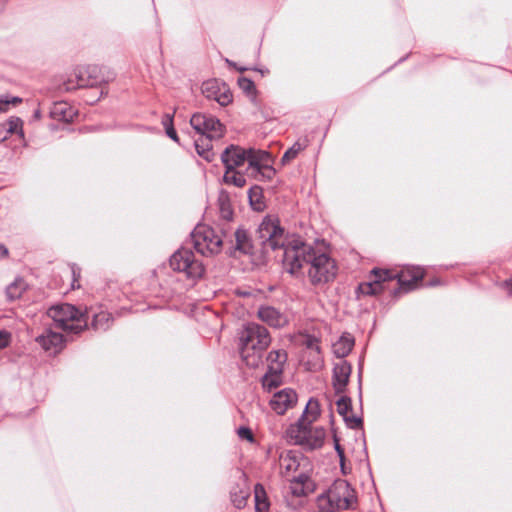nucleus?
I'll return each instance as SVG.
<instances>
[{"mask_svg":"<svg viewBox=\"0 0 512 512\" xmlns=\"http://www.w3.org/2000/svg\"><path fill=\"white\" fill-rule=\"evenodd\" d=\"M257 232L263 252L277 249L282 251L283 268L291 275H303V269L307 268L308 278L313 285L328 283L335 278V261L300 239L287 242L284 229L278 225L277 220L265 218Z\"/></svg>","mask_w":512,"mask_h":512,"instance_id":"f257e3e1","label":"nucleus"},{"mask_svg":"<svg viewBox=\"0 0 512 512\" xmlns=\"http://www.w3.org/2000/svg\"><path fill=\"white\" fill-rule=\"evenodd\" d=\"M239 351L246 366L256 368L262 362L263 352L271 343L268 330L257 323H247L239 337Z\"/></svg>","mask_w":512,"mask_h":512,"instance_id":"f03ea898","label":"nucleus"},{"mask_svg":"<svg viewBox=\"0 0 512 512\" xmlns=\"http://www.w3.org/2000/svg\"><path fill=\"white\" fill-rule=\"evenodd\" d=\"M371 274L374 280L359 284L358 292L363 295H378L383 291V282L398 278L399 289L409 292L422 280L424 269L419 266H406L399 274L392 275L388 270L373 269Z\"/></svg>","mask_w":512,"mask_h":512,"instance_id":"7ed1b4c3","label":"nucleus"},{"mask_svg":"<svg viewBox=\"0 0 512 512\" xmlns=\"http://www.w3.org/2000/svg\"><path fill=\"white\" fill-rule=\"evenodd\" d=\"M192 128L201 135V138L195 140L197 153L206 161L211 162L214 159L211 140L219 139L223 136L224 128L220 121L214 116L194 113L190 119Z\"/></svg>","mask_w":512,"mask_h":512,"instance_id":"20e7f679","label":"nucleus"},{"mask_svg":"<svg viewBox=\"0 0 512 512\" xmlns=\"http://www.w3.org/2000/svg\"><path fill=\"white\" fill-rule=\"evenodd\" d=\"M47 315L53 320L54 328L64 331L67 335L78 334L87 327L86 314L68 303L50 307Z\"/></svg>","mask_w":512,"mask_h":512,"instance_id":"39448f33","label":"nucleus"},{"mask_svg":"<svg viewBox=\"0 0 512 512\" xmlns=\"http://www.w3.org/2000/svg\"><path fill=\"white\" fill-rule=\"evenodd\" d=\"M324 500L335 510L355 509L357 505L355 490L343 479L334 481L326 494L320 497L321 502Z\"/></svg>","mask_w":512,"mask_h":512,"instance_id":"423d86ee","label":"nucleus"},{"mask_svg":"<svg viewBox=\"0 0 512 512\" xmlns=\"http://www.w3.org/2000/svg\"><path fill=\"white\" fill-rule=\"evenodd\" d=\"M108 80L102 73V68L97 65L78 66L63 82L65 91H72L81 88L96 87Z\"/></svg>","mask_w":512,"mask_h":512,"instance_id":"0eeeda50","label":"nucleus"},{"mask_svg":"<svg viewBox=\"0 0 512 512\" xmlns=\"http://www.w3.org/2000/svg\"><path fill=\"white\" fill-rule=\"evenodd\" d=\"M193 247L203 256L218 254L223 246L222 236L210 226L197 225L191 233Z\"/></svg>","mask_w":512,"mask_h":512,"instance_id":"6e6552de","label":"nucleus"},{"mask_svg":"<svg viewBox=\"0 0 512 512\" xmlns=\"http://www.w3.org/2000/svg\"><path fill=\"white\" fill-rule=\"evenodd\" d=\"M288 435L296 444L312 450L323 445L326 432L322 427H312L303 419H299L295 425L289 428Z\"/></svg>","mask_w":512,"mask_h":512,"instance_id":"1a4fd4ad","label":"nucleus"},{"mask_svg":"<svg viewBox=\"0 0 512 512\" xmlns=\"http://www.w3.org/2000/svg\"><path fill=\"white\" fill-rule=\"evenodd\" d=\"M170 267L183 273L188 279L196 280L203 276L204 266L194 256L192 250L180 248L175 251L169 259Z\"/></svg>","mask_w":512,"mask_h":512,"instance_id":"9d476101","label":"nucleus"},{"mask_svg":"<svg viewBox=\"0 0 512 512\" xmlns=\"http://www.w3.org/2000/svg\"><path fill=\"white\" fill-rule=\"evenodd\" d=\"M246 158L248 166L245 170V174L247 176L255 179H258L260 176L262 178L271 179L275 174V170L270 165V154L267 151L248 148L246 149Z\"/></svg>","mask_w":512,"mask_h":512,"instance_id":"9b49d317","label":"nucleus"},{"mask_svg":"<svg viewBox=\"0 0 512 512\" xmlns=\"http://www.w3.org/2000/svg\"><path fill=\"white\" fill-rule=\"evenodd\" d=\"M202 93L206 98L215 100L221 106H226L232 101L229 87L216 79L203 82Z\"/></svg>","mask_w":512,"mask_h":512,"instance_id":"f8f14e48","label":"nucleus"},{"mask_svg":"<svg viewBox=\"0 0 512 512\" xmlns=\"http://www.w3.org/2000/svg\"><path fill=\"white\" fill-rule=\"evenodd\" d=\"M297 402V394L290 388L275 392L269 401L271 409L279 415L284 414Z\"/></svg>","mask_w":512,"mask_h":512,"instance_id":"ddd939ff","label":"nucleus"},{"mask_svg":"<svg viewBox=\"0 0 512 512\" xmlns=\"http://www.w3.org/2000/svg\"><path fill=\"white\" fill-rule=\"evenodd\" d=\"M36 341L46 352L50 355H54L62 350L65 339L61 333L49 328L43 334L39 335Z\"/></svg>","mask_w":512,"mask_h":512,"instance_id":"4468645a","label":"nucleus"},{"mask_svg":"<svg viewBox=\"0 0 512 512\" xmlns=\"http://www.w3.org/2000/svg\"><path fill=\"white\" fill-rule=\"evenodd\" d=\"M257 316L262 322L273 328H282L288 323L286 314L269 305L260 306L257 311Z\"/></svg>","mask_w":512,"mask_h":512,"instance_id":"2eb2a0df","label":"nucleus"},{"mask_svg":"<svg viewBox=\"0 0 512 512\" xmlns=\"http://www.w3.org/2000/svg\"><path fill=\"white\" fill-rule=\"evenodd\" d=\"M246 159V149L237 145H229L221 154L222 163L230 171L242 166Z\"/></svg>","mask_w":512,"mask_h":512,"instance_id":"dca6fc26","label":"nucleus"},{"mask_svg":"<svg viewBox=\"0 0 512 512\" xmlns=\"http://www.w3.org/2000/svg\"><path fill=\"white\" fill-rule=\"evenodd\" d=\"M352 372L351 365L346 360L334 364L332 384L336 393H343Z\"/></svg>","mask_w":512,"mask_h":512,"instance_id":"f3484780","label":"nucleus"},{"mask_svg":"<svg viewBox=\"0 0 512 512\" xmlns=\"http://www.w3.org/2000/svg\"><path fill=\"white\" fill-rule=\"evenodd\" d=\"M301 455L295 451H286L279 457L280 474L291 479L300 466Z\"/></svg>","mask_w":512,"mask_h":512,"instance_id":"a211bd4d","label":"nucleus"},{"mask_svg":"<svg viewBox=\"0 0 512 512\" xmlns=\"http://www.w3.org/2000/svg\"><path fill=\"white\" fill-rule=\"evenodd\" d=\"M351 399L342 396L337 401V411L343 417L346 425L351 429H357L362 426V419L351 412Z\"/></svg>","mask_w":512,"mask_h":512,"instance_id":"6ab92c4d","label":"nucleus"},{"mask_svg":"<svg viewBox=\"0 0 512 512\" xmlns=\"http://www.w3.org/2000/svg\"><path fill=\"white\" fill-rule=\"evenodd\" d=\"M49 115L53 120L70 122L76 116V111L67 102H55L49 111Z\"/></svg>","mask_w":512,"mask_h":512,"instance_id":"aec40b11","label":"nucleus"},{"mask_svg":"<svg viewBox=\"0 0 512 512\" xmlns=\"http://www.w3.org/2000/svg\"><path fill=\"white\" fill-rule=\"evenodd\" d=\"M355 339L350 333H343L340 338L333 343L332 350L337 358H345L353 349Z\"/></svg>","mask_w":512,"mask_h":512,"instance_id":"412c9836","label":"nucleus"},{"mask_svg":"<svg viewBox=\"0 0 512 512\" xmlns=\"http://www.w3.org/2000/svg\"><path fill=\"white\" fill-rule=\"evenodd\" d=\"M290 482L289 491L295 497L300 498L306 495L305 482H307V493L313 490V485L309 477L304 473L293 476Z\"/></svg>","mask_w":512,"mask_h":512,"instance_id":"4be33fe9","label":"nucleus"},{"mask_svg":"<svg viewBox=\"0 0 512 512\" xmlns=\"http://www.w3.org/2000/svg\"><path fill=\"white\" fill-rule=\"evenodd\" d=\"M235 243L232 246L233 251L230 253L235 255L236 252L241 254H251L253 250L252 241L244 229H237L234 233Z\"/></svg>","mask_w":512,"mask_h":512,"instance_id":"5701e85b","label":"nucleus"},{"mask_svg":"<svg viewBox=\"0 0 512 512\" xmlns=\"http://www.w3.org/2000/svg\"><path fill=\"white\" fill-rule=\"evenodd\" d=\"M282 372L278 365L274 368L269 367L261 380L263 389L271 392L278 388L282 384Z\"/></svg>","mask_w":512,"mask_h":512,"instance_id":"b1692460","label":"nucleus"},{"mask_svg":"<svg viewBox=\"0 0 512 512\" xmlns=\"http://www.w3.org/2000/svg\"><path fill=\"white\" fill-rule=\"evenodd\" d=\"M112 315L107 311H100L93 315L92 327L97 331H106L112 325Z\"/></svg>","mask_w":512,"mask_h":512,"instance_id":"393cba45","label":"nucleus"},{"mask_svg":"<svg viewBox=\"0 0 512 512\" xmlns=\"http://www.w3.org/2000/svg\"><path fill=\"white\" fill-rule=\"evenodd\" d=\"M307 348L313 353V360L309 361L310 369H318L321 366V349L317 338L308 336L307 337Z\"/></svg>","mask_w":512,"mask_h":512,"instance_id":"a878e982","label":"nucleus"},{"mask_svg":"<svg viewBox=\"0 0 512 512\" xmlns=\"http://www.w3.org/2000/svg\"><path fill=\"white\" fill-rule=\"evenodd\" d=\"M320 414V406L316 399L311 398L304 409L302 417L304 422L311 424Z\"/></svg>","mask_w":512,"mask_h":512,"instance_id":"bb28decb","label":"nucleus"},{"mask_svg":"<svg viewBox=\"0 0 512 512\" xmlns=\"http://www.w3.org/2000/svg\"><path fill=\"white\" fill-rule=\"evenodd\" d=\"M239 88L250 98L253 104H257V89L254 82L247 77L238 78Z\"/></svg>","mask_w":512,"mask_h":512,"instance_id":"cd10ccee","label":"nucleus"},{"mask_svg":"<svg viewBox=\"0 0 512 512\" xmlns=\"http://www.w3.org/2000/svg\"><path fill=\"white\" fill-rule=\"evenodd\" d=\"M255 508L257 512H268L269 502L266 497V492L261 484L255 485Z\"/></svg>","mask_w":512,"mask_h":512,"instance_id":"c85d7f7f","label":"nucleus"},{"mask_svg":"<svg viewBox=\"0 0 512 512\" xmlns=\"http://www.w3.org/2000/svg\"><path fill=\"white\" fill-rule=\"evenodd\" d=\"M25 290H26L25 281L21 278H18L6 288L7 298L10 301L16 300L22 296V294Z\"/></svg>","mask_w":512,"mask_h":512,"instance_id":"c756f323","label":"nucleus"},{"mask_svg":"<svg viewBox=\"0 0 512 512\" xmlns=\"http://www.w3.org/2000/svg\"><path fill=\"white\" fill-rule=\"evenodd\" d=\"M307 147V143L306 141H303V142H300V141H297L295 142L288 150H286V152L283 154L282 158H281V163L283 165H286L288 163H290L292 160H294L298 154L303 151L305 148Z\"/></svg>","mask_w":512,"mask_h":512,"instance_id":"7c9ffc66","label":"nucleus"},{"mask_svg":"<svg viewBox=\"0 0 512 512\" xmlns=\"http://www.w3.org/2000/svg\"><path fill=\"white\" fill-rule=\"evenodd\" d=\"M223 180L226 184H232L236 187H244L246 184L245 174L237 170H226L223 176Z\"/></svg>","mask_w":512,"mask_h":512,"instance_id":"2f4dec72","label":"nucleus"},{"mask_svg":"<svg viewBox=\"0 0 512 512\" xmlns=\"http://www.w3.org/2000/svg\"><path fill=\"white\" fill-rule=\"evenodd\" d=\"M287 360V354L283 350L271 351L267 356L268 368L276 367V365L283 370L284 364Z\"/></svg>","mask_w":512,"mask_h":512,"instance_id":"473e14b6","label":"nucleus"},{"mask_svg":"<svg viewBox=\"0 0 512 512\" xmlns=\"http://www.w3.org/2000/svg\"><path fill=\"white\" fill-rule=\"evenodd\" d=\"M9 134H21L23 135V121L18 117H10L7 122L3 125Z\"/></svg>","mask_w":512,"mask_h":512,"instance_id":"72a5a7b5","label":"nucleus"},{"mask_svg":"<svg viewBox=\"0 0 512 512\" xmlns=\"http://www.w3.org/2000/svg\"><path fill=\"white\" fill-rule=\"evenodd\" d=\"M248 197L250 200V204L255 208L259 209L261 204L262 197V188L260 186H253L248 191Z\"/></svg>","mask_w":512,"mask_h":512,"instance_id":"f704fd0d","label":"nucleus"},{"mask_svg":"<svg viewBox=\"0 0 512 512\" xmlns=\"http://www.w3.org/2000/svg\"><path fill=\"white\" fill-rule=\"evenodd\" d=\"M220 212L221 216L225 220H231L233 216V211L230 207V204L226 201H221L220 204Z\"/></svg>","mask_w":512,"mask_h":512,"instance_id":"c9c22d12","label":"nucleus"},{"mask_svg":"<svg viewBox=\"0 0 512 512\" xmlns=\"http://www.w3.org/2000/svg\"><path fill=\"white\" fill-rule=\"evenodd\" d=\"M237 434L241 439H245L249 442L254 441V436L250 428L241 426L237 430Z\"/></svg>","mask_w":512,"mask_h":512,"instance_id":"e433bc0d","label":"nucleus"},{"mask_svg":"<svg viewBox=\"0 0 512 512\" xmlns=\"http://www.w3.org/2000/svg\"><path fill=\"white\" fill-rule=\"evenodd\" d=\"M334 446H335V450H336L337 455H338L339 460H340L341 470H342L343 473H346L345 472V466H344V461H345L344 449L339 444V441H338L337 438L334 439Z\"/></svg>","mask_w":512,"mask_h":512,"instance_id":"4c0bfd02","label":"nucleus"},{"mask_svg":"<svg viewBox=\"0 0 512 512\" xmlns=\"http://www.w3.org/2000/svg\"><path fill=\"white\" fill-rule=\"evenodd\" d=\"M11 342V333L7 330H0V349L6 348Z\"/></svg>","mask_w":512,"mask_h":512,"instance_id":"58836bf2","label":"nucleus"},{"mask_svg":"<svg viewBox=\"0 0 512 512\" xmlns=\"http://www.w3.org/2000/svg\"><path fill=\"white\" fill-rule=\"evenodd\" d=\"M71 273H72V277H73V281H72V287L73 288H79L80 285L76 283L78 282L79 278H80V268L77 267L75 264H73L71 266Z\"/></svg>","mask_w":512,"mask_h":512,"instance_id":"ea45409f","label":"nucleus"},{"mask_svg":"<svg viewBox=\"0 0 512 512\" xmlns=\"http://www.w3.org/2000/svg\"><path fill=\"white\" fill-rule=\"evenodd\" d=\"M162 125L165 129L173 127V115L169 113L165 114L162 118Z\"/></svg>","mask_w":512,"mask_h":512,"instance_id":"a19ab883","label":"nucleus"},{"mask_svg":"<svg viewBox=\"0 0 512 512\" xmlns=\"http://www.w3.org/2000/svg\"><path fill=\"white\" fill-rule=\"evenodd\" d=\"M165 131H166L167 136H168L170 139H172V140H173V141H175V142H178V141H179V139H178V135H177V133H176V131H175L174 127H169V128H167V129H165Z\"/></svg>","mask_w":512,"mask_h":512,"instance_id":"79ce46f5","label":"nucleus"},{"mask_svg":"<svg viewBox=\"0 0 512 512\" xmlns=\"http://www.w3.org/2000/svg\"><path fill=\"white\" fill-rule=\"evenodd\" d=\"M4 99L7 101V106L12 104V105H17L19 103L22 102V99L20 97H7V96H3Z\"/></svg>","mask_w":512,"mask_h":512,"instance_id":"37998d69","label":"nucleus"},{"mask_svg":"<svg viewBox=\"0 0 512 512\" xmlns=\"http://www.w3.org/2000/svg\"><path fill=\"white\" fill-rule=\"evenodd\" d=\"M7 111V101L4 99L3 96L0 97V112H6Z\"/></svg>","mask_w":512,"mask_h":512,"instance_id":"c03bdc74","label":"nucleus"},{"mask_svg":"<svg viewBox=\"0 0 512 512\" xmlns=\"http://www.w3.org/2000/svg\"><path fill=\"white\" fill-rule=\"evenodd\" d=\"M8 254V249L0 244V258L5 257Z\"/></svg>","mask_w":512,"mask_h":512,"instance_id":"a18cd8bd","label":"nucleus"},{"mask_svg":"<svg viewBox=\"0 0 512 512\" xmlns=\"http://www.w3.org/2000/svg\"><path fill=\"white\" fill-rule=\"evenodd\" d=\"M235 502H236V506L237 507H241L244 504V502H245V497L242 496L241 499L235 500Z\"/></svg>","mask_w":512,"mask_h":512,"instance_id":"49530a36","label":"nucleus"},{"mask_svg":"<svg viewBox=\"0 0 512 512\" xmlns=\"http://www.w3.org/2000/svg\"><path fill=\"white\" fill-rule=\"evenodd\" d=\"M440 283V281L438 279H435V280H432L429 282V286H436Z\"/></svg>","mask_w":512,"mask_h":512,"instance_id":"de8ad7c7","label":"nucleus"},{"mask_svg":"<svg viewBox=\"0 0 512 512\" xmlns=\"http://www.w3.org/2000/svg\"><path fill=\"white\" fill-rule=\"evenodd\" d=\"M255 70L259 71L262 75H265V74L269 73L268 69H255Z\"/></svg>","mask_w":512,"mask_h":512,"instance_id":"09e8293b","label":"nucleus"},{"mask_svg":"<svg viewBox=\"0 0 512 512\" xmlns=\"http://www.w3.org/2000/svg\"><path fill=\"white\" fill-rule=\"evenodd\" d=\"M226 62L230 65V66H233V67H236V64L228 59H226Z\"/></svg>","mask_w":512,"mask_h":512,"instance_id":"8fccbe9b","label":"nucleus"},{"mask_svg":"<svg viewBox=\"0 0 512 512\" xmlns=\"http://www.w3.org/2000/svg\"><path fill=\"white\" fill-rule=\"evenodd\" d=\"M240 72H243V71H246L247 68L246 67H240V68H237Z\"/></svg>","mask_w":512,"mask_h":512,"instance_id":"3c124183","label":"nucleus"},{"mask_svg":"<svg viewBox=\"0 0 512 512\" xmlns=\"http://www.w3.org/2000/svg\"><path fill=\"white\" fill-rule=\"evenodd\" d=\"M508 286H511V292H512V281L507 282Z\"/></svg>","mask_w":512,"mask_h":512,"instance_id":"603ef678","label":"nucleus"},{"mask_svg":"<svg viewBox=\"0 0 512 512\" xmlns=\"http://www.w3.org/2000/svg\"><path fill=\"white\" fill-rule=\"evenodd\" d=\"M362 368H359V379L361 378Z\"/></svg>","mask_w":512,"mask_h":512,"instance_id":"864d4df0","label":"nucleus"}]
</instances>
